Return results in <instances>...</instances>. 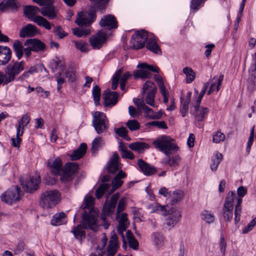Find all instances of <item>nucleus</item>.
I'll use <instances>...</instances> for the list:
<instances>
[{"label":"nucleus","instance_id":"6ab92c4d","mask_svg":"<svg viewBox=\"0 0 256 256\" xmlns=\"http://www.w3.org/2000/svg\"><path fill=\"white\" fill-rule=\"evenodd\" d=\"M118 240L114 230L111 232L110 238L107 248V256H114L118 251Z\"/></svg>","mask_w":256,"mask_h":256},{"label":"nucleus","instance_id":"aec40b11","mask_svg":"<svg viewBox=\"0 0 256 256\" xmlns=\"http://www.w3.org/2000/svg\"><path fill=\"white\" fill-rule=\"evenodd\" d=\"M190 112L196 121L202 122L209 112V110L208 108L202 106H194L193 108H191Z\"/></svg>","mask_w":256,"mask_h":256},{"label":"nucleus","instance_id":"39448f33","mask_svg":"<svg viewBox=\"0 0 256 256\" xmlns=\"http://www.w3.org/2000/svg\"><path fill=\"white\" fill-rule=\"evenodd\" d=\"M24 13L28 18L35 22L38 26H42L48 30H50L52 28V24L50 22L44 17L36 16V12L30 6L25 7Z\"/></svg>","mask_w":256,"mask_h":256},{"label":"nucleus","instance_id":"58836bf2","mask_svg":"<svg viewBox=\"0 0 256 256\" xmlns=\"http://www.w3.org/2000/svg\"><path fill=\"white\" fill-rule=\"evenodd\" d=\"M200 216L202 220L208 224H212L215 220L214 214L209 210H204L200 213Z\"/></svg>","mask_w":256,"mask_h":256},{"label":"nucleus","instance_id":"864d4df0","mask_svg":"<svg viewBox=\"0 0 256 256\" xmlns=\"http://www.w3.org/2000/svg\"><path fill=\"white\" fill-rule=\"evenodd\" d=\"M37 72V69L36 66H33L24 72L22 75H20L18 80H24L26 78H29L30 76L32 75L34 73Z\"/></svg>","mask_w":256,"mask_h":256},{"label":"nucleus","instance_id":"79ce46f5","mask_svg":"<svg viewBox=\"0 0 256 256\" xmlns=\"http://www.w3.org/2000/svg\"><path fill=\"white\" fill-rule=\"evenodd\" d=\"M182 72L186 75V80L187 84H190L194 80L196 73L191 68L187 66L184 68Z\"/></svg>","mask_w":256,"mask_h":256},{"label":"nucleus","instance_id":"774afa93","mask_svg":"<svg viewBox=\"0 0 256 256\" xmlns=\"http://www.w3.org/2000/svg\"><path fill=\"white\" fill-rule=\"evenodd\" d=\"M126 205V198L125 197L122 198L118 204L116 212L118 215L120 212L123 211Z\"/></svg>","mask_w":256,"mask_h":256},{"label":"nucleus","instance_id":"f704fd0d","mask_svg":"<svg viewBox=\"0 0 256 256\" xmlns=\"http://www.w3.org/2000/svg\"><path fill=\"white\" fill-rule=\"evenodd\" d=\"M148 43L146 45L147 49L156 54H160L161 50L158 46L155 37H150L148 40Z\"/></svg>","mask_w":256,"mask_h":256},{"label":"nucleus","instance_id":"f03ea898","mask_svg":"<svg viewBox=\"0 0 256 256\" xmlns=\"http://www.w3.org/2000/svg\"><path fill=\"white\" fill-rule=\"evenodd\" d=\"M24 68V61L16 62L8 64L6 69L5 73L0 72V76L4 82V84L13 82L16 76L19 74Z\"/></svg>","mask_w":256,"mask_h":256},{"label":"nucleus","instance_id":"bb28decb","mask_svg":"<svg viewBox=\"0 0 256 256\" xmlns=\"http://www.w3.org/2000/svg\"><path fill=\"white\" fill-rule=\"evenodd\" d=\"M118 94L116 92H110L108 90H105L104 98L105 104L107 106L115 105L118 102Z\"/></svg>","mask_w":256,"mask_h":256},{"label":"nucleus","instance_id":"de8ad7c7","mask_svg":"<svg viewBox=\"0 0 256 256\" xmlns=\"http://www.w3.org/2000/svg\"><path fill=\"white\" fill-rule=\"evenodd\" d=\"M94 4V6L100 13H102L106 8L108 0H90Z\"/></svg>","mask_w":256,"mask_h":256},{"label":"nucleus","instance_id":"7ed1b4c3","mask_svg":"<svg viewBox=\"0 0 256 256\" xmlns=\"http://www.w3.org/2000/svg\"><path fill=\"white\" fill-rule=\"evenodd\" d=\"M155 147L166 155H169L172 152H177L179 148L174 142V140L168 136H162L153 142Z\"/></svg>","mask_w":256,"mask_h":256},{"label":"nucleus","instance_id":"5701e85b","mask_svg":"<svg viewBox=\"0 0 256 256\" xmlns=\"http://www.w3.org/2000/svg\"><path fill=\"white\" fill-rule=\"evenodd\" d=\"M224 80V75L220 74L218 76H215L212 79L210 80L208 90L207 92L208 95L214 92H218L220 90V86Z\"/></svg>","mask_w":256,"mask_h":256},{"label":"nucleus","instance_id":"f257e3e1","mask_svg":"<svg viewBox=\"0 0 256 256\" xmlns=\"http://www.w3.org/2000/svg\"><path fill=\"white\" fill-rule=\"evenodd\" d=\"M94 200L92 196L86 195L82 208L84 210L82 214L84 223L89 226L90 229L96 230L98 228V214L94 208Z\"/></svg>","mask_w":256,"mask_h":256},{"label":"nucleus","instance_id":"c85d7f7f","mask_svg":"<svg viewBox=\"0 0 256 256\" xmlns=\"http://www.w3.org/2000/svg\"><path fill=\"white\" fill-rule=\"evenodd\" d=\"M119 156L116 152H114L108 164V170L109 173L114 174L120 168V164L118 162Z\"/></svg>","mask_w":256,"mask_h":256},{"label":"nucleus","instance_id":"9d476101","mask_svg":"<svg viewBox=\"0 0 256 256\" xmlns=\"http://www.w3.org/2000/svg\"><path fill=\"white\" fill-rule=\"evenodd\" d=\"M166 216H167V217L166 218L164 224L166 228L169 230L178 223L182 217L180 210L174 208H172L168 211L166 210Z\"/></svg>","mask_w":256,"mask_h":256},{"label":"nucleus","instance_id":"9b49d317","mask_svg":"<svg viewBox=\"0 0 256 256\" xmlns=\"http://www.w3.org/2000/svg\"><path fill=\"white\" fill-rule=\"evenodd\" d=\"M96 18V14L94 10L82 12L78 14L76 23L80 26H88L91 24Z\"/></svg>","mask_w":256,"mask_h":256},{"label":"nucleus","instance_id":"37998d69","mask_svg":"<svg viewBox=\"0 0 256 256\" xmlns=\"http://www.w3.org/2000/svg\"><path fill=\"white\" fill-rule=\"evenodd\" d=\"M13 48L18 58L20 59L24 54V47L22 43L18 40H14L13 43Z\"/></svg>","mask_w":256,"mask_h":256},{"label":"nucleus","instance_id":"72a5a7b5","mask_svg":"<svg viewBox=\"0 0 256 256\" xmlns=\"http://www.w3.org/2000/svg\"><path fill=\"white\" fill-rule=\"evenodd\" d=\"M66 222L67 220L65 213L60 212L54 215L50 223L53 226H58L66 224Z\"/></svg>","mask_w":256,"mask_h":256},{"label":"nucleus","instance_id":"f8f14e48","mask_svg":"<svg viewBox=\"0 0 256 256\" xmlns=\"http://www.w3.org/2000/svg\"><path fill=\"white\" fill-rule=\"evenodd\" d=\"M148 38V33L144 30H141L138 31L132 36L130 43L134 48L140 49L144 46Z\"/></svg>","mask_w":256,"mask_h":256},{"label":"nucleus","instance_id":"e2e57ef3","mask_svg":"<svg viewBox=\"0 0 256 256\" xmlns=\"http://www.w3.org/2000/svg\"><path fill=\"white\" fill-rule=\"evenodd\" d=\"M254 128L252 127L250 130V136L248 138V140L247 142V146L246 148V151L248 154H249L251 146L252 144L254 139Z\"/></svg>","mask_w":256,"mask_h":256},{"label":"nucleus","instance_id":"a19ab883","mask_svg":"<svg viewBox=\"0 0 256 256\" xmlns=\"http://www.w3.org/2000/svg\"><path fill=\"white\" fill-rule=\"evenodd\" d=\"M126 238L128 241L129 246L134 250H138V242L135 238L130 230H128L126 232Z\"/></svg>","mask_w":256,"mask_h":256},{"label":"nucleus","instance_id":"4468645a","mask_svg":"<svg viewBox=\"0 0 256 256\" xmlns=\"http://www.w3.org/2000/svg\"><path fill=\"white\" fill-rule=\"evenodd\" d=\"M246 188L242 186H239L238 188L237 193L238 197L236 196V198H234V200H236V202L234 209V221L236 224H238L240 220L242 213V197L244 196L246 194Z\"/></svg>","mask_w":256,"mask_h":256},{"label":"nucleus","instance_id":"8fccbe9b","mask_svg":"<svg viewBox=\"0 0 256 256\" xmlns=\"http://www.w3.org/2000/svg\"><path fill=\"white\" fill-rule=\"evenodd\" d=\"M110 188L108 184L103 183L96 190V196L97 198H100L103 196L104 192Z\"/></svg>","mask_w":256,"mask_h":256},{"label":"nucleus","instance_id":"2eb2a0df","mask_svg":"<svg viewBox=\"0 0 256 256\" xmlns=\"http://www.w3.org/2000/svg\"><path fill=\"white\" fill-rule=\"evenodd\" d=\"M40 182V176L36 174L30 176L29 180L26 182H21V185L24 191L32 192L38 189Z\"/></svg>","mask_w":256,"mask_h":256},{"label":"nucleus","instance_id":"dca6fc26","mask_svg":"<svg viewBox=\"0 0 256 256\" xmlns=\"http://www.w3.org/2000/svg\"><path fill=\"white\" fill-rule=\"evenodd\" d=\"M3 202L12 204L20 199V189L18 186L8 190L0 196Z\"/></svg>","mask_w":256,"mask_h":256},{"label":"nucleus","instance_id":"c9c22d12","mask_svg":"<svg viewBox=\"0 0 256 256\" xmlns=\"http://www.w3.org/2000/svg\"><path fill=\"white\" fill-rule=\"evenodd\" d=\"M30 121V116L27 114L23 116L22 118L18 121V124L16 126L18 136H22L24 128L29 124Z\"/></svg>","mask_w":256,"mask_h":256},{"label":"nucleus","instance_id":"393cba45","mask_svg":"<svg viewBox=\"0 0 256 256\" xmlns=\"http://www.w3.org/2000/svg\"><path fill=\"white\" fill-rule=\"evenodd\" d=\"M46 6L41 8L40 14L44 16L47 17L50 20H53L57 16V10L52 5V3H50L45 5Z\"/></svg>","mask_w":256,"mask_h":256},{"label":"nucleus","instance_id":"49530a36","mask_svg":"<svg viewBox=\"0 0 256 256\" xmlns=\"http://www.w3.org/2000/svg\"><path fill=\"white\" fill-rule=\"evenodd\" d=\"M72 31L73 34L78 37L86 36L90 34V30L86 28H73Z\"/></svg>","mask_w":256,"mask_h":256},{"label":"nucleus","instance_id":"473e14b6","mask_svg":"<svg viewBox=\"0 0 256 256\" xmlns=\"http://www.w3.org/2000/svg\"><path fill=\"white\" fill-rule=\"evenodd\" d=\"M87 146L85 143H82L80 146L70 155L72 160H76L82 158L86 154Z\"/></svg>","mask_w":256,"mask_h":256},{"label":"nucleus","instance_id":"680f3d73","mask_svg":"<svg viewBox=\"0 0 256 256\" xmlns=\"http://www.w3.org/2000/svg\"><path fill=\"white\" fill-rule=\"evenodd\" d=\"M225 139V135L220 131H218L213 134L212 141L215 143H220Z\"/></svg>","mask_w":256,"mask_h":256},{"label":"nucleus","instance_id":"4c0bfd02","mask_svg":"<svg viewBox=\"0 0 256 256\" xmlns=\"http://www.w3.org/2000/svg\"><path fill=\"white\" fill-rule=\"evenodd\" d=\"M148 208L151 212L161 213L162 215L166 214V210L165 206L156 202L148 205Z\"/></svg>","mask_w":256,"mask_h":256},{"label":"nucleus","instance_id":"cd10ccee","mask_svg":"<svg viewBox=\"0 0 256 256\" xmlns=\"http://www.w3.org/2000/svg\"><path fill=\"white\" fill-rule=\"evenodd\" d=\"M12 58V51L8 46H0V66L6 65Z\"/></svg>","mask_w":256,"mask_h":256},{"label":"nucleus","instance_id":"6e6552de","mask_svg":"<svg viewBox=\"0 0 256 256\" xmlns=\"http://www.w3.org/2000/svg\"><path fill=\"white\" fill-rule=\"evenodd\" d=\"M137 68H140V70L134 72V76L135 78H150L152 76V74L150 71L158 73L160 70V68L158 67L153 65H150L146 62L139 64L137 66Z\"/></svg>","mask_w":256,"mask_h":256},{"label":"nucleus","instance_id":"b1692460","mask_svg":"<svg viewBox=\"0 0 256 256\" xmlns=\"http://www.w3.org/2000/svg\"><path fill=\"white\" fill-rule=\"evenodd\" d=\"M24 44V46H30L32 50L35 52H42L46 48V44L36 38L27 40Z\"/></svg>","mask_w":256,"mask_h":256},{"label":"nucleus","instance_id":"20e7f679","mask_svg":"<svg viewBox=\"0 0 256 256\" xmlns=\"http://www.w3.org/2000/svg\"><path fill=\"white\" fill-rule=\"evenodd\" d=\"M60 200V194L56 190H47L40 196V204L43 208H50L55 206Z\"/></svg>","mask_w":256,"mask_h":256},{"label":"nucleus","instance_id":"2f4dec72","mask_svg":"<svg viewBox=\"0 0 256 256\" xmlns=\"http://www.w3.org/2000/svg\"><path fill=\"white\" fill-rule=\"evenodd\" d=\"M128 148L138 154H142L150 148V145L144 142H136L129 144Z\"/></svg>","mask_w":256,"mask_h":256},{"label":"nucleus","instance_id":"3c124183","mask_svg":"<svg viewBox=\"0 0 256 256\" xmlns=\"http://www.w3.org/2000/svg\"><path fill=\"white\" fill-rule=\"evenodd\" d=\"M154 244L157 247H160L164 243V237L160 233H154L152 234Z\"/></svg>","mask_w":256,"mask_h":256},{"label":"nucleus","instance_id":"4be33fe9","mask_svg":"<svg viewBox=\"0 0 256 256\" xmlns=\"http://www.w3.org/2000/svg\"><path fill=\"white\" fill-rule=\"evenodd\" d=\"M47 165L54 174H59L62 170V160L59 157L49 159L47 162Z\"/></svg>","mask_w":256,"mask_h":256},{"label":"nucleus","instance_id":"0e129e2a","mask_svg":"<svg viewBox=\"0 0 256 256\" xmlns=\"http://www.w3.org/2000/svg\"><path fill=\"white\" fill-rule=\"evenodd\" d=\"M150 126H154L160 128L167 129L168 126L164 121H152L148 123Z\"/></svg>","mask_w":256,"mask_h":256},{"label":"nucleus","instance_id":"e433bc0d","mask_svg":"<svg viewBox=\"0 0 256 256\" xmlns=\"http://www.w3.org/2000/svg\"><path fill=\"white\" fill-rule=\"evenodd\" d=\"M184 196V192L180 190H176L171 192L170 196V204H175L181 201Z\"/></svg>","mask_w":256,"mask_h":256},{"label":"nucleus","instance_id":"5fc2aeb1","mask_svg":"<svg viewBox=\"0 0 256 256\" xmlns=\"http://www.w3.org/2000/svg\"><path fill=\"white\" fill-rule=\"evenodd\" d=\"M114 130L116 134L122 137L127 140H130V138L128 137L127 135L128 131L126 128L122 126L120 128H115Z\"/></svg>","mask_w":256,"mask_h":256},{"label":"nucleus","instance_id":"a18cd8bd","mask_svg":"<svg viewBox=\"0 0 256 256\" xmlns=\"http://www.w3.org/2000/svg\"><path fill=\"white\" fill-rule=\"evenodd\" d=\"M143 94H156V87L154 84L151 81H147L142 86Z\"/></svg>","mask_w":256,"mask_h":256},{"label":"nucleus","instance_id":"052dcab7","mask_svg":"<svg viewBox=\"0 0 256 256\" xmlns=\"http://www.w3.org/2000/svg\"><path fill=\"white\" fill-rule=\"evenodd\" d=\"M126 125L131 131L136 130L140 128V124L134 120H128Z\"/></svg>","mask_w":256,"mask_h":256},{"label":"nucleus","instance_id":"ddd939ff","mask_svg":"<svg viewBox=\"0 0 256 256\" xmlns=\"http://www.w3.org/2000/svg\"><path fill=\"white\" fill-rule=\"evenodd\" d=\"M107 34L104 30H100L89 38L90 46L94 50H98L106 42Z\"/></svg>","mask_w":256,"mask_h":256},{"label":"nucleus","instance_id":"0eeeda50","mask_svg":"<svg viewBox=\"0 0 256 256\" xmlns=\"http://www.w3.org/2000/svg\"><path fill=\"white\" fill-rule=\"evenodd\" d=\"M119 198V194L116 193L113 194L110 198V202L108 204L106 203L103 206L102 212L100 218L104 222L103 226L106 229H108L110 226V224L106 221V216H110L112 214Z\"/></svg>","mask_w":256,"mask_h":256},{"label":"nucleus","instance_id":"6e6d98bb","mask_svg":"<svg viewBox=\"0 0 256 256\" xmlns=\"http://www.w3.org/2000/svg\"><path fill=\"white\" fill-rule=\"evenodd\" d=\"M122 72V68H120L116 72V74L114 76L112 82V88L113 90H116L117 88L120 77Z\"/></svg>","mask_w":256,"mask_h":256},{"label":"nucleus","instance_id":"bf43d9fd","mask_svg":"<svg viewBox=\"0 0 256 256\" xmlns=\"http://www.w3.org/2000/svg\"><path fill=\"white\" fill-rule=\"evenodd\" d=\"M181 101V107L180 108V112L182 114V117H184L186 116V113L188 110V105L190 102L188 101L184 100L182 98H180Z\"/></svg>","mask_w":256,"mask_h":256},{"label":"nucleus","instance_id":"a211bd4d","mask_svg":"<svg viewBox=\"0 0 256 256\" xmlns=\"http://www.w3.org/2000/svg\"><path fill=\"white\" fill-rule=\"evenodd\" d=\"M99 24L101 27L110 30L118 27V22L115 16L112 14L104 16L100 20Z\"/></svg>","mask_w":256,"mask_h":256},{"label":"nucleus","instance_id":"a878e982","mask_svg":"<svg viewBox=\"0 0 256 256\" xmlns=\"http://www.w3.org/2000/svg\"><path fill=\"white\" fill-rule=\"evenodd\" d=\"M39 32L37 28L32 24H28L22 28L20 32L21 38L32 37Z\"/></svg>","mask_w":256,"mask_h":256},{"label":"nucleus","instance_id":"412c9836","mask_svg":"<svg viewBox=\"0 0 256 256\" xmlns=\"http://www.w3.org/2000/svg\"><path fill=\"white\" fill-rule=\"evenodd\" d=\"M88 228H90L89 226L84 223V219L82 218V224L73 227L71 232L74 234V237L81 243L82 240L86 236V232L84 230Z\"/></svg>","mask_w":256,"mask_h":256},{"label":"nucleus","instance_id":"69168bd1","mask_svg":"<svg viewBox=\"0 0 256 256\" xmlns=\"http://www.w3.org/2000/svg\"><path fill=\"white\" fill-rule=\"evenodd\" d=\"M54 32L58 36V38L60 39L63 38L64 37L68 35L60 26H56L54 28Z\"/></svg>","mask_w":256,"mask_h":256},{"label":"nucleus","instance_id":"f3484780","mask_svg":"<svg viewBox=\"0 0 256 256\" xmlns=\"http://www.w3.org/2000/svg\"><path fill=\"white\" fill-rule=\"evenodd\" d=\"M78 168V166L76 162L67 163L62 170L63 174L60 178L62 182L69 181L72 176L76 172Z\"/></svg>","mask_w":256,"mask_h":256},{"label":"nucleus","instance_id":"c756f323","mask_svg":"<svg viewBox=\"0 0 256 256\" xmlns=\"http://www.w3.org/2000/svg\"><path fill=\"white\" fill-rule=\"evenodd\" d=\"M138 166L141 171L146 176H149L154 174L156 172V168L145 162L142 159H139L138 161Z\"/></svg>","mask_w":256,"mask_h":256},{"label":"nucleus","instance_id":"c03bdc74","mask_svg":"<svg viewBox=\"0 0 256 256\" xmlns=\"http://www.w3.org/2000/svg\"><path fill=\"white\" fill-rule=\"evenodd\" d=\"M142 110L148 114V116L152 119H158L162 117V113L154 112L152 109L145 104L144 102H142Z\"/></svg>","mask_w":256,"mask_h":256},{"label":"nucleus","instance_id":"423d86ee","mask_svg":"<svg viewBox=\"0 0 256 256\" xmlns=\"http://www.w3.org/2000/svg\"><path fill=\"white\" fill-rule=\"evenodd\" d=\"M92 126L98 134L106 132L108 128V121L106 114L96 112L93 115Z\"/></svg>","mask_w":256,"mask_h":256},{"label":"nucleus","instance_id":"1a4fd4ad","mask_svg":"<svg viewBox=\"0 0 256 256\" xmlns=\"http://www.w3.org/2000/svg\"><path fill=\"white\" fill-rule=\"evenodd\" d=\"M234 198H236V194L233 192H230L226 198L222 208V215L224 219L228 222H230L233 216Z\"/></svg>","mask_w":256,"mask_h":256},{"label":"nucleus","instance_id":"09e8293b","mask_svg":"<svg viewBox=\"0 0 256 256\" xmlns=\"http://www.w3.org/2000/svg\"><path fill=\"white\" fill-rule=\"evenodd\" d=\"M72 42L74 44L76 48L80 52H87L88 51V44L84 40H73Z\"/></svg>","mask_w":256,"mask_h":256},{"label":"nucleus","instance_id":"7c9ffc66","mask_svg":"<svg viewBox=\"0 0 256 256\" xmlns=\"http://www.w3.org/2000/svg\"><path fill=\"white\" fill-rule=\"evenodd\" d=\"M126 176V174L122 170L118 171V173L116 175L114 178L112 182V189L110 192H113L114 190L120 188L123 184V181L121 180L124 178Z\"/></svg>","mask_w":256,"mask_h":256},{"label":"nucleus","instance_id":"338daca9","mask_svg":"<svg viewBox=\"0 0 256 256\" xmlns=\"http://www.w3.org/2000/svg\"><path fill=\"white\" fill-rule=\"evenodd\" d=\"M129 223H121L118 222V234L121 236L122 238H124V232L126 230Z\"/></svg>","mask_w":256,"mask_h":256},{"label":"nucleus","instance_id":"13d9d810","mask_svg":"<svg viewBox=\"0 0 256 256\" xmlns=\"http://www.w3.org/2000/svg\"><path fill=\"white\" fill-rule=\"evenodd\" d=\"M156 94H143L146 102L153 107L155 106L154 98Z\"/></svg>","mask_w":256,"mask_h":256},{"label":"nucleus","instance_id":"4d7b16f0","mask_svg":"<svg viewBox=\"0 0 256 256\" xmlns=\"http://www.w3.org/2000/svg\"><path fill=\"white\" fill-rule=\"evenodd\" d=\"M94 100L96 105L99 104L100 98V88L97 85L95 86L92 90Z\"/></svg>","mask_w":256,"mask_h":256},{"label":"nucleus","instance_id":"ea45409f","mask_svg":"<svg viewBox=\"0 0 256 256\" xmlns=\"http://www.w3.org/2000/svg\"><path fill=\"white\" fill-rule=\"evenodd\" d=\"M118 149L120 152H121L122 158H128L130 160H133L134 158V154L128 150L126 146H125L123 143L120 144Z\"/></svg>","mask_w":256,"mask_h":256},{"label":"nucleus","instance_id":"603ef678","mask_svg":"<svg viewBox=\"0 0 256 256\" xmlns=\"http://www.w3.org/2000/svg\"><path fill=\"white\" fill-rule=\"evenodd\" d=\"M103 142L102 138L100 136L96 138L92 142V146L91 148L92 152H95L98 148H101Z\"/></svg>","mask_w":256,"mask_h":256}]
</instances>
